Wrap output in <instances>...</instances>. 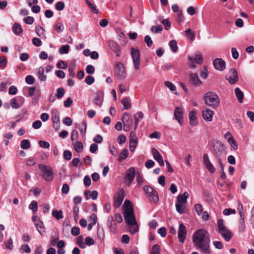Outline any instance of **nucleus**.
<instances>
[{"mask_svg": "<svg viewBox=\"0 0 254 254\" xmlns=\"http://www.w3.org/2000/svg\"><path fill=\"white\" fill-rule=\"evenodd\" d=\"M192 241L195 246L203 254H210V239L208 232L201 229L195 232L192 236Z\"/></svg>", "mask_w": 254, "mask_h": 254, "instance_id": "f257e3e1", "label": "nucleus"}, {"mask_svg": "<svg viewBox=\"0 0 254 254\" xmlns=\"http://www.w3.org/2000/svg\"><path fill=\"white\" fill-rule=\"evenodd\" d=\"M205 103L214 109L217 108L220 104L218 96L214 92H208L204 96Z\"/></svg>", "mask_w": 254, "mask_h": 254, "instance_id": "f03ea898", "label": "nucleus"}, {"mask_svg": "<svg viewBox=\"0 0 254 254\" xmlns=\"http://www.w3.org/2000/svg\"><path fill=\"white\" fill-rule=\"evenodd\" d=\"M39 169L41 172L42 178L47 182H51L54 178V172L50 166L40 164Z\"/></svg>", "mask_w": 254, "mask_h": 254, "instance_id": "7ed1b4c3", "label": "nucleus"}, {"mask_svg": "<svg viewBox=\"0 0 254 254\" xmlns=\"http://www.w3.org/2000/svg\"><path fill=\"white\" fill-rule=\"evenodd\" d=\"M144 191L149 197L151 202L156 203L159 200V197L157 191L151 187L149 186H145L143 188Z\"/></svg>", "mask_w": 254, "mask_h": 254, "instance_id": "20e7f679", "label": "nucleus"}, {"mask_svg": "<svg viewBox=\"0 0 254 254\" xmlns=\"http://www.w3.org/2000/svg\"><path fill=\"white\" fill-rule=\"evenodd\" d=\"M122 121L124 124V130L126 131H129L133 124L131 115L127 113H125L123 115Z\"/></svg>", "mask_w": 254, "mask_h": 254, "instance_id": "39448f33", "label": "nucleus"}, {"mask_svg": "<svg viewBox=\"0 0 254 254\" xmlns=\"http://www.w3.org/2000/svg\"><path fill=\"white\" fill-rule=\"evenodd\" d=\"M131 55L135 70H137L140 67V52L138 49L132 47L131 48Z\"/></svg>", "mask_w": 254, "mask_h": 254, "instance_id": "423d86ee", "label": "nucleus"}, {"mask_svg": "<svg viewBox=\"0 0 254 254\" xmlns=\"http://www.w3.org/2000/svg\"><path fill=\"white\" fill-rule=\"evenodd\" d=\"M115 74L117 76L119 79H124L126 77V73L123 64L121 63H118L115 67Z\"/></svg>", "mask_w": 254, "mask_h": 254, "instance_id": "0eeeda50", "label": "nucleus"}, {"mask_svg": "<svg viewBox=\"0 0 254 254\" xmlns=\"http://www.w3.org/2000/svg\"><path fill=\"white\" fill-rule=\"evenodd\" d=\"M226 79L231 84L237 83L239 80L238 72L235 68H232L230 69L226 76Z\"/></svg>", "mask_w": 254, "mask_h": 254, "instance_id": "6e6552de", "label": "nucleus"}, {"mask_svg": "<svg viewBox=\"0 0 254 254\" xmlns=\"http://www.w3.org/2000/svg\"><path fill=\"white\" fill-rule=\"evenodd\" d=\"M125 197V191L123 189L119 190L114 197V207L119 208L122 204Z\"/></svg>", "mask_w": 254, "mask_h": 254, "instance_id": "1a4fd4ad", "label": "nucleus"}, {"mask_svg": "<svg viewBox=\"0 0 254 254\" xmlns=\"http://www.w3.org/2000/svg\"><path fill=\"white\" fill-rule=\"evenodd\" d=\"M60 115L58 110L54 109L51 112V118L53 124V127L58 130L60 127Z\"/></svg>", "mask_w": 254, "mask_h": 254, "instance_id": "9d476101", "label": "nucleus"}, {"mask_svg": "<svg viewBox=\"0 0 254 254\" xmlns=\"http://www.w3.org/2000/svg\"><path fill=\"white\" fill-rule=\"evenodd\" d=\"M187 230L183 223H180L178 229V237L179 241L181 243H184L186 239Z\"/></svg>", "mask_w": 254, "mask_h": 254, "instance_id": "9b49d317", "label": "nucleus"}, {"mask_svg": "<svg viewBox=\"0 0 254 254\" xmlns=\"http://www.w3.org/2000/svg\"><path fill=\"white\" fill-rule=\"evenodd\" d=\"M125 220L127 225L136 224V221L133 211L124 212Z\"/></svg>", "mask_w": 254, "mask_h": 254, "instance_id": "f8f14e48", "label": "nucleus"}, {"mask_svg": "<svg viewBox=\"0 0 254 254\" xmlns=\"http://www.w3.org/2000/svg\"><path fill=\"white\" fill-rule=\"evenodd\" d=\"M213 65L217 70L222 71L226 67L225 62L221 58L215 59L213 62Z\"/></svg>", "mask_w": 254, "mask_h": 254, "instance_id": "ddd939ff", "label": "nucleus"}, {"mask_svg": "<svg viewBox=\"0 0 254 254\" xmlns=\"http://www.w3.org/2000/svg\"><path fill=\"white\" fill-rule=\"evenodd\" d=\"M151 151L154 159L158 162L160 166H164V163L161 154L154 148H152Z\"/></svg>", "mask_w": 254, "mask_h": 254, "instance_id": "4468645a", "label": "nucleus"}, {"mask_svg": "<svg viewBox=\"0 0 254 254\" xmlns=\"http://www.w3.org/2000/svg\"><path fill=\"white\" fill-rule=\"evenodd\" d=\"M135 175V169L133 167H131L127 170L125 179L128 182L129 184H130L133 181Z\"/></svg>", "mask_w": 254, "mask_h": 254, "instance_id": "2eb2a0df", "label": "nucleus"}, {"mask_svg": "<svg viewBox=\"0 0 254 254\" xmlns=\"http://www.w3.org/2000/svg\"><path fill=\"white\" fill-rule=\"evenodd\" d=\"M175 119L178 121L179 123L182 125V120L183 118V110L180 107H176L174 112Z\"/></svg>", "mask_w": 254, "mask_h": 254, "instance_id": "dca6fc26", "label": "nucleus"}, {"mask_svg": "<svg viewBox=\"0 0 254 254\" xmlns=\"http://www.w3.org/2000/svg\"><path fill=\"white\" fill-rule=\"evenodd\" d=\"M213 112L209 109L206 108L202 111V117L206 122H211L213 115Z\"/></svg>", "mask_w": 254, "mask_h": 254, "instance_id": "f3484780", "label": "nucleus"}, {"mask_svg": "<svg viewBox=\"0 0 254 254\" xmlns=\"http://www.w3.org/2000/svg\"><path fill=\"white\" fill-rule=\"evenodd\" d=\"M225 151L223 144L220 143H216L214 145V153L216 156H219Z\"/></svg>", "mask_w": 254, "mask_h": 254, "instance_id": "a211bd4d", "label": "nucleus"}, {"mask_svg": "<svg viewBox=\"0 0 254 254\" xmlns=\"http://www.w3.org/2000/svg\"><path fill=\"white\" fill-rule=\"evenodd\" d=\"M188 59L191 62L195 63L198 64H201L203 62L202 56L199 53H196L193 56H189L188 57Z\"/></svg>", "mask_w": 254, "mask_h": 254, "instance_id": "6ab92c4d", "label": "nucleus"}, {"mask_svg": "<svg viewBox=\"0 0 254 254\" xmlns=\"http://www.w3.org/2000/svg\"><path fill=\"white\" fill-rule=\"evenodd\" d=\"M103 100V93L101 91H97L96 93V96L93 100V103L99 106L102 105Z\"/></svg>", "mask_w": 254, "mask_h": 254, "instance_id": "aec40b11", "label": "nucleus"}, {"mask_svg": "<svg viewBox=\"0 0 254 254\" xmlns=\"http://www.w3.org/2000/svg\"><path fill=\"white\" fill-rule=\"evenodd\" d=\"M189 194L187 192H185L183 194H179L177 198L176 203L185 204Z\"/></svg>", "mask_w": 254, "mask_h": 254, "instance_id": "412c9836", "label": "nucleus"}, {"mask_svg": "<svg viewBox=\"0 0 254 254\" xmlns=\"http://www.w3.org/2000/svg\"><path fill=\"white\" fill-rule=\"evenodd\" d=\"M109 47L113 52L116 53L118 57L120 56V46L117 43L114 41H111L109 43Z\"/></svg>", "mask_w": 254, "mask_h": 254, "instance_id": "4be33fe9", "label": "nucleus"}, {"mask_svg": "<svg viewBox=\"0 0 254 254\" xmlns=\"http://www.w3.org/2000/svg\"><path fill=\"white\" fill-rule=\"evenodd\" d=\"M217 224L219 234L225 232H226V231L229 230V229L224 225V220L222 219H220L218 220Z\"/></svg>", "mask_w": 254, "mask_h": 254, "instance_id": "5701e85b", "label": "nucleus"}, {"mask_svg": "<svg viewBox=\"0 0 254 254\" xmlns=\"http://www.w3.org/2000/svg\"><path fill=\"white\" fill-rule=\"evenodd\" d=\"M35 226L36 227L37 230L41 235L45 232L43 223L41 220H38L35 223Z\"/></svg>", "mask_w": 254, "mask_h": 254, "instance_id": "b1692460", "label": "nucleus"}, {"mask_svg": "<svg viewBox=\"0 0 254 254\" xmlns=\"http://www.w3.org/2000/svg\"><path fill=\"white\" fill-rule=\"evenodd\" d=\"M124 212H127L128 211H133V206L132 203L128 200H126L123 205Z\"/></svg>", "mask_w": 254, "mask_h": 254, "instance_id": "393cba45", "label": "nucleus"}, {"mask_svg": "<svg viewBox=\"0 0 254 254\" xmlns=\"http://www.w3.org/2000/svg\"><path fill=\"white\" fill-rule=\"evenodd\" d=\"M235 94L240 103H243L244 95L241 90L237 87L235 89Z\"/></svg>", "mask_w": 254, "mask_h": 254, "instance_id": "a878e982", "label": "nucleus"}, {"mask_svg": "<svg viewBox=\"0 0 254 254\" xmlns=\"http://www.w3.org/2000/svg\"><path fill=\"white\" fill-rule=\"evenodd\" d=\"M121 103L123 105V110H127L130 108L131 107L130 101L128 97H125L122 99Z\"/></svg>", "mask_w": 254, "mask_h": 254, "instance_id": "bb28decb", "label": "nucleus"}, {"mask_svg": "<svg viewBox=\"0 0 254 254\" xmlns=\"http://www.w3.org/2000/svg\"><path fill=\"white\" fill-rule=\"evenodd\" d=\"M189 119L190 120V124L191 126H194L197 124L196 121V117L195 116V112L193 110L190 112L189 114Z\"/></svg>", "mask_w": 254, "mask_h": 254, "instance_id": "cd10ccee", "label": "nucleus"}, {"mask_svg": "<svg viewBox=\"0 0 254 254\" xmlns=\"http://www.w3.org/2000/svg\"><path fill=\"white\" fill-rule=\"evenodd\" d=\"M143 117V114L141 112H137L134 115V118L135 120L134 129H136L137 127L138 123Z\"/></svg>", "mask_w": 254, "mask_h": 254, "instance_id": "c85d7f7f", "label": "nucleus"}, {"mask_svg": "<svg viewBox=\"0 0 254 254\" xmlns=\"http://www.w3.org/2000/svg\"><path fill=\"white\" fill-rule=\"evenodd\" d=\"M44 68L43 67H40L38 69V72H37V76L39 78V79L43 81H45L47 78L46 75L44 74Z\"/></svg>", "mask_w": 254, "mask_h": 254, "instance_id": "c756f323", "label": "nucleus"}, {"mask_svg": "<svg viewBox=\"0 0 254 254\" xmlns=\"http://www.w3.org/2000/svg\"><path fill=\"white\" fill-rule=\"evenodd\" d=\"M128 156V152L127 149H124L120 153L118 158V161L121 162L126 159Z\"/></svg>", "mask_w": 254, "mask_h": 254, "instance_id": "7c9ffc66", "label": "nucleus"}, {"mask_svg": "<svg viewBox=\"0 0 254 254\" xmlns=\"http://www.w3.org/2000/svg\"><path fill=\"white\" fill-rule=\"evenodd\" d=\"M12 31L15 35H18L22 32V29L20 24L15 23L12 27Z\"/></svg>", "mask_w": 254, "mask_h": 254, "instance_id": "2f4dec72", "label": "nucleus"}, {"mask_svg": "<svg viewBox=\"0 0 254 254\" xmlns=\"http://www.w3.org/2000/svg\"><path fill=\"white\" fill-rule=\"evenodd\" d=\"M220 234L227 242L229 241L233 236L232 232L229 230Z\"/></svg>", "mask_w": 254, "mask_h": 254, "instance_id": "473e14b6", "label": "nucleus"}, {"mask_svg": "<svg viewBox=\"0 0 254 254\" xmlns=\"http://www.w3.org/2000/svg\"><path fill=\"white\" fill-rule=\"evenodd\" d=\"M190 78L194 85H197L201 83V81H200L197 74L191 73L190 74Z\"/></svg>", "mask_w": 254, "mask_h": 254, "instance_id": "72a5a7b5", "label": "nucleus"}, {"mask_svg": "<svg viewBox=\"0 0 254 254\" xmlns=\"http://www.w3.org/2000/svg\"><path fill=\"white\" fill-rule=\"evenodd\" d=\"M52 215L57 220H59L64 217L62 210H54L52 211Z\"/></svg>", "mask_w": 254, "mask_h": 254, "instance_id": "f704fd0d", "label": "nucleus"}, {"mask_svg": "<svg viewBox=\"0 0 254 254\" xmlns=\"http://www.w3.org/2000/svg\"><path fill=\"white\" fill-rule=\"evenodd\" d=\"M83 145L81 141H76L74 144V148L77 152H81L82 151Z\"/></svg>", "mask_w": 254, "mask_h": 254, "instance_id": "c9c22d12", "label": "nucleus"}, {"mask_svg": "<svg viewBox=\"0 0 254 254\" xmlns=\"http://www.w3.org/2000/svg\"><path fill=\"white\" fill-rule=\"evenodd\" d=\"M128 230L130 233L131 234H134L136 233L138 231V228L137 225V223L136 224H130L128 225Z\"/></svg>", "mask_w": 254, "mask_h": 254, "instance_id": "e433bc0d", "label": "nucleus"}, {"mask_svg": "<svg viewBox=\"0 0 254 254\" xmlns=\"http://www.w3.org/2000/svg\"><path fill=\"white\" fill-rule=\"evenodd\" d=\"M20 147L23 149H27L30 147V141L27 139H24L21 141Z\"/></svg>", "mask_w": 254, "mask_h": 254, "instance_id": "4c0bfd02", "label": "nucleus"}, {"mask_svg": "<svg viewBox=\"0 0 254 254\" xmlns=\"http://www.w3.org/2000/svg\"><path fill=\"white\" fill-rule=\"evenodd\" d=\"M69 46L68 45H65L62 46L59 49V53L60 54H67L69 52Z\"/></svg>", "mask_w": 254, "mask_h": 254, "instance_id": "58836bf2", "label": "nucleus"}, {"mask_svg": "<svg viewBox=\"0 0 254 254\" xmlns=\"http://www.w3.org/2000/svg\"><path fill=\"white\" fill-rule=\"evenodd\" d=\"M86 3L88 4L89 7L90 8L91 11L94 13H98V10L97 9L96 6L92 4L89 0H85Z\"/></svg>", "mask_w": 254, "mask_h": 254, "instance_id": "ea45409f", "label": "nucleus"}, {"mask_svg": "<svg viewBox=\"0 0 254 254\" xmlns=\"http://www.w3.org/2000/svg\"><path fill=\"white\" fill-rule=\"evenodd\" d=\"M75 69V64H73L69 65L68 68L69 75L70 77H73L75 75L74 70Z\"/></svg>", "mask_w": 254, "mask_h": 254, "instance_id": "a19ab883", "label": "nucleus"}, {"mask_svg": "<svg viewBox=\"0 0 254 254\" xmlns=\"http://www.w3.org/2000/svg\"><path fill=\"white\" fill-rule=\"evenodd\" d=\"M6 249L9 250H12L13 249V241L12 239L10 238L6 242L4 243Z\"/></svg>", "mask_w": 254, "mask_h": 254, "instance_id": "79ce46f5", "label": "nucleus"}, {"mask_svg": "<svg viewBox=\"0 0 254 254\" xmlns=\"http://www.w3.org/2000/svg\"><path fill=\"white\" fill-rule=\"evenodd\" d=\"M65 93V90L63 88H59L57 90V94L56 96L58 99L63 97Z\"/></svg>", "mask_w": 254, "mask_h": 254, "instance_id": "37998d69", "label": "nucleus"}, {"mask_svg": "<svg viewBox=\"0 0 254 254\" xmlns=\"http://www.w3.org/2000/svg\"><path fill=\"white\" fill-rule=\"evenodd\" d=\"M163 30V27L161 25L157 26H153L151 28V31L153 33H160Z\"/></svg>", "mask_w": 254, "mask_h": 254, "instance_id": "c03bdc74", "label": "nucleus"}, {"mask_svg": "<svg viewBox=\"0 0 254 254\" xmlns=\"http://www.w3.org/2000/svg\"><path fill=\"white\" fill-rule=\"evenodd\" d=\"M29 208L33 211V212H36L38 210V204L36 201H32L29 206Z\"/></svg>", "mask_w": 254, "mask_h": 254, "instance_id": "a18cd8bd", "label": "nucleus"}, {"mask_svg": "<svg viewBox=\"0 0 254 254\" xmlns=\"http://www.w3.org/2000/svg\"><path fill=\"white\" fill-rule=\"evenodd\" d=\"M186 33L187 37L190 38L191 40H194L195 38V34L194 32H193L190 29H188L186 31Z\"/></svg>", "mask_w": 254, "mask_h": 254, "instance_id": "49530a36", "label": "nucleus"}, {"mask_svg": "<svg viewBox=\"0 0 254 254\" xmlns=\"http://www.w3.org/2000/svg\"><path fill=\"white\" fill-rule=\"evenodd\" d=\"M150 254H160V247L158 245H154L151 250Z\"/></svg>", "mask_w": 254, "mask_h": 254, "instance_id": "de8ad7c7", "label": "nucleus"}, {"mask_svg": "<svg viewBox=\"0 0 254 254\" xmlns=\"http://www.w3.org/2000/svg\"><path fill=\"white\" fill-rule=\"evenodd\" d=\"M169 46L172 49L174 52H176L178 50V47L177 45V42L175 40H171L169 42Z\"/></svg>", "mask_w": 254, "mask_h": 254, "instance_id": "09e8293b", "label": "nucleus"}, {"mask_svg": "<svg viewBox=\"0 0 254 254\" xmlns=\"http://www.w3.org/2000/svg\"><path fill=\"white\" fill-rule=\"evenodd\" d=\"M183 204L176 203V207L177 211L180 214H183L185 212V208L183 206Z\"/></svg>", "mask_w": 254, "mask_h": 254, "instance_id": "8fccbe9b", "label": "nucleus"}, {"mask_svg": "<svg viewBox=\"0 0 254 254\" xmlns=\"http://www.w3.org/2000/svg\"><path fill=\"white\" fill-rule=\"evenodd\" d=\"M65 6V4L63 1H58L56 3V9L59 11L63 10Z\"/></svg>", "mask_w": 254, "mask_h": 254, "instance_id": "3c124183", "label": "nucleus"}, {"mask_svg": "<svg viewBox=\"0 0 254 254\" xmlns=\"http://www.w3.org/2000/svg\"><path fill=\"white\" fill-rule=\"evenodd\" d=\"M57 66L58 68L65 69L67 68L68 65L67 64L63 61H60L57 64Z\"/></svg>", "mask_w": 254, "mask_h": 254, "instance_id": "603ef678", "label": "nucleus"}, {"mask_svg": "<svg viewBox=\"0 0 254 254\" xmlns=\"http://www.w3.org/2000/svg\"><path fill=\"white\" fill-rule=\"evenodd\" d=\"M165 85L169 88L172 92H174L176 90V87L170 81H165Z\"/></svg>", "mask_w": 254, "mask_h": 254, "instance_id": "864d4df0", "label": "nucleus"}, {"mask_svg": "<svg viewBox=\"0 0 254 254\" xmlns=\"http://www.w3.org/2000/svg\"><path fill=\"white\" fill-rule=\"evenodd\" d=\"M203 163L205 167L211 164L207 154H204L203 156Z\"/></svg>", "mask_w": 254, "mask_h": 254, "instance_id": "5fc2aeb1", "label": "nucleus"}, {"mask_svg": "<svg viewBox=\"0 0 254 254\" xmlns=\"http://www.w3.org/2000/svg\"><path fill=\"white\" fill-rule=\"evenodd\" d=\"M11 106L13 109H18L20 108L19 104H18L17 100L15 98H12L10 100Z\"/></svg>", "mask_w": 254, "mask_h": 254, "instance_id": "6e6d98bb", "label": "nucleus"}, {"mask_svg": "<svg viewBox=\"0 0 254 254\" xmlns=\"http://www.w3.org/2000/svg\"><path fill=\"white\" fill-rule=\"evenodd\" d=\"M7 64V60L5 57H0V66L4 68Z\"/></svg>", "mask_w": 254, "mask_h": 254, "instance_id": "4d7b16f0", "label": "nucleus"}, {"mask_svg": "<svg viewBox=\"0 0 254 254\" xmlns=\"http://www.w3.org/2000/svg\"><path fill=\"white\" fill-rule=\"evenodd\" d=\"M58 236L56 235L51 236L50 240V245L53 247L55 246L57 244V242L58 240Z\"/></svg>", "mask_w": 254, "mask_h": 254, "instance_id": "13d9d810", "label": "nucleus"}, {"mask_svg": "<svg viewBox=\"0 0 254 254\" xmlns=\"http://www.w3.org/2000/svg\"><path fill=\"white\" fill-rule=\"evenodd\" d=\"M194 208L197 214L200 215L203 211L202 206L200 204H196L195 205Z\"/></svg>", "mask_w": 254, "mask_h": 254, "instance_id": "bf43d9fd", "label": "nucleus"}, {"mask_svg": "<svg viewBox=\"0 0 254 254\" xmlns=\"http://www.w3.org/2000/svg\"><path fill=\"white\" fill-rule=\"evenodd\" d=\"M94 81V78L91 75H88L85 80V83L88 85H91Z\"/></svg>", "mask_w": 254, "mask_h": 254, "instance_id": "052dcab7", "label": "nucleus"}, {"mask_svg": "<svg viewBox=\"0 0 254 254\" xmlns=\"http://www.w3.org/2000/svg\"><path fill=\"white\" fill-rule=\"evenodd\" d=\"M55 30L59 33L62 32L64 29V25L62 23H58L55 25Z\"/></svg>", "mask_w": 254, "mask_h": 254, "instance_id": "680f3d73", "label": "nucleus"}, {"mask_svg": "<svg viewBox=\"0 0 254 254\" xmlns=\"http://www.w3.org/2000/svg\"><path fill=\"white\" fill-rule=\"evenodd\" d=\"M32 43L36 47H40L42 45V41L40 39L35 37L32 39Z\"/></svg>", "mask_w": 254, "mask_h": 254, "instance_id": "e2e57ef3", "label": "nucleus"}, {"mask_svg": "<svg viewBox=\"0 0 254 254\" xmlns=\"http://www.w3.org/2000/svg\"><path fill=\"white\" fill-rule=\"evenodd\" d=\"M72 157V153L69 150H65L64 152V158L67 160L71 159Z\"/></svg>", "mask_w": 254, "mask_h": 254, "instance_id": "0e129e2a", "label": "nucleus"}, {"mask_svg": "<svg viewBox=\"0 0 254 254\" xmlns=\"http://www.w3.org/2000/svg\"><path fill=\"white\" fill-rule=\"evenodd\" d=\"M228 142L230 144L234 150H237L238 149V143L237 141L234 139V138L233 139H230V140L228 141Z\"/></svg>", "mask_w": 254, "mask_h": 254, "instance_id": "69168bd1", "label": "nucleus"}, {"mask_svg": "<svg viewBox=\"0 0 254 254\" xmlns=\"http://www.w3.org/2000/svg\"><path fill=\"white\" fill-rule=\"evenodd\" d=\"M37 35L41 37L42 35L44 34V29L40 26H37L35 28Z\"/></svg>", "mask_w": 254, "mask_h": 254, "instance_id": "338daca9", "label": "nucleus"}, {"mask_svg": "<svg viewBox=\"0 0 254 254\" xmlns=\"http://www.w3.org/2000/svg\"><path fill=\"white\" fill-rule=\"evenodd\" d=\"M39 144L41 147L43 148H48L50 147L49 143L46 141H39Z\"/></svg>", "mask_w": 254, "mask_h": 254, "instance_id": "774afa93", "label": "nucleus"}]
</instances>
